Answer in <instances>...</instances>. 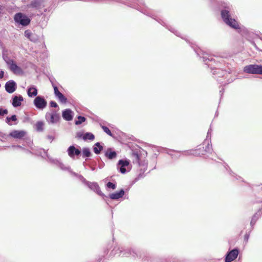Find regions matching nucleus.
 Listing matches in <instances>:
<instances>
[{
  "mask_svg": "<svg viewBox=\"0 0 262 262\" xmlns=\"http://www.w3.org/2000/svg\"><path fill=\"white\" fill-rule=\"evenodd\" d=\"M141 12L143 14L156 20L161 25L167 28L169 31L173 33L174 35L185 40L187 42L190 44L191 48L193 49L197 56L202 59L203 61L205 64L212 70L213 75H216V77H225V75H227L226 71L217 68L215 66L218 67L219 64H221V62L223 61L221 59L227 58L230 56L228 53H224L219 54V55H214L216 58H220V59H215L213 58L212 55L203 51L200 48L191 43L190 41L187 39L186 37L182 36L178 31L172 27L171 26L168 25L164 20L158 16L155 13L150 12L147 10H143Z\"/></svg>",
  "mask_w": 262,
  "mask_h": 262,
  "instance_id": "1",
  "label": "nucleus"
},
{
  "mask_svg": "<svg viewBox=\"0 0 262 262\" xmlns=\"http://www.w3.org/2000/svg\"><path fill=\"white\" fill-rule=\"evenodd\" d=\"M51 161L54 163L58 165L59 166V168L63 170V171H67L72 176L76 177L79 179V180L86 187H88L91 190L95 192L98 195L100 196L103 200L105 202V203L108 205V200L107 196L105 195L100 189V187H99L98 183L95 182H90L86 180L83 176L81 174H79L75 172H74L71 168L70 166H66L63 163H60L57 160H54L52 159H50Z\"/></svg>",
  "mask_w": 262,
  "mask_h": 262,
  "instance_id": "2",
  "label": "nucleus"
},
{
  "mask_svg": "<svg viewBox=\"0 0 262 262\" xmlns=\"http://www.w3.org/2000/svg\"><path fill=\"white\" fill-rule=\"evenodd\" d=\"M218 6L223 21L229 28L239 32V30H241L239 24L237 20L232 17L234 13L232 5L227 1H222L219 2Z\"/></svg>",
  "mask_w": 262,
  "mask_h": 262,
  "instance_id": "3",
  "label": "nucleus"
},
{
  "mask_svg": "<svg viewBox=\"0 0 262 262\" xmlns=\"http://www.w3.org/2000/svg\"><path fill=\"white\" fill-rule=\"evenodd\" d=\"M137 249L133 247L124 248L118 246H115L110 252L108 257L118 255L125 257L131 256L133 258L136 259Z\"/></svg>",
  "mask_w": 262,
  "mask_h": 262,
  "instance_id": "4",
  "label": "nucleus"
},
{
  "mask_svg": "<svg viewBox=\"0 0 262 262\" xmlns=\"http://www.w3.org/2000/svg\"><path fill=\"white\" fill-rule=\"evenodd\" d=\"M160 256L154 255L142 249H137L136 259L143 262H159Z\"/></svg>",
  "mask_w": 262,
  "mask_h": 262,
  "instance_id": "5",
  "label": "nucleus"
},
{
  "mask_svg": "<svg viewBox=\"0 0 262 262\" xmlns=\"http://www.w3.org/2000/svg\"><path fill=\"white\" fill-rule=\"evenodd\" d=\"M139 149H135L132 150V156L135 158V161L138 164L139 167H148V161L147 159L141 160V157L142 156L146 158L147 156V152L146 151L138 147Z\"/></svg>",
  "mask_w": 262,
  "mask_h": 262,
  "instance_id": "6",
  "label": "nucleus"
},
{
  "mask_svg": "<svg viewBox=\"0 0 262 262\" xmlns=\"http://www.w3.org/2000/svg\"><path fill=\"white\" fill-rule=\"evenodd\" d=\"M35 14H31L29 16L22 12H17L14 15L13 19L15 23L23 27H27L30 24L32 17Z\"/></svg>",
  "mask_w": 262,
  "mask_h": 262,
  "instance_id": "7",
  "label": "nucleus"
},
{
  "mask_svg": "<svg viewBox=\"0 0 262 262\" xmlns=\"http://www.w3.org/2000/svg\"><path fill=\"white\" fill-rule=\"evenodd\" d=\"M195 150L196 154H199L198 156L200 157L206 153H211L213 150L211 142L204 141L202 144L198 146Z\"/></svg>",
  "mask_w": 262,
  "mask_h": 262,
  "instance_id": "8",
  "label": "nucleus"
},
{
  "mask_svg": "<svg viewBox=\"0 0 262 262\" xmlns=\"http://www.w3.org/2000/svg\"><path fill=\"white\" fill-rule=\"evenodd\" d=\"M130 161L127 159H120L117 164V170L122 174H125L130 170L129 168Z\"/></svg>",
  "mask_w": 262,
  "mask_h": 262,
  "instance_id": "9",
  "label": "nucleus"
},
{
  "mask_svg": "<svg viewBox=\"0 0 262 262\" xmlns=\"http://www.w3.org/2000/svg\"><path fill=\"white\" fill-rule=\"evenodd\" d=\"M43 0H31L25 6V8L27 12L32 10H38L43 6Z\"/></svg>",
  "mask_w": 262,
  "mask_h": 262,
  "instance_id": "10",
  "label": "nucleus"
},
{
  "mask_svg": "<svg viewBox=\"0 0 262 262\" xmlns=\"http://www.w3.org/2000/svg\"><path fill=\"white\" fill-rule=\"evenodd\" d=\"M45 118L49 124H55L59 121L60 116L59 114L57 113L56 111L52 110L51 112L46 113Z\"/></svg>",
  "mask_w": 262,
  "mask_h": 262,
  "instance_id": "11",
  "label": "nucleus"
},
{
  "mask_svg": "<svg viewBox=\"0 0 262 262\" xmlns=\"http://www.w3.org/2000/svg\"><path fill=\"white\" fill-rule=\"evenodd\" d=\"M244 71L248 74L262 75V65L249 64L244 67Z\"/></svg>",
  "mask_w": 262,
  "mask_h": 262,
  "instance_id": "12",
  "label": "nucleus"
},
{
  "mask_svg": "<svg viewBox=\"0 0 262 262\" xmlns=\"http://www.w3.org/2000/svg\"><path fill=\"white\" fill-rule=\"evenodd\" d=\"M33 104L39 110H43L47 106V101L42 96H37L33 100Z\"/></svg>",
  "mask_w": 262,
  "mask_h": 262,
  "instance_id": "13",
  "label": "nucleus"
},
{
  "mask_svg": "<svg viewBox=\"0 0 262 262\" xmlns=\"http://www.w3.org/2000/svg\"><path fill=\"white\" fill-rule=\"evenodd\" d=\"M68 156L72 159L76 157L79 158L81 155V149L80 146L76 147L74 145H70L67 150Z\"/></svg>",
  "mask_w": 262,
  "mask_h": 262,
  "instance_id": "14",
  "label": "nucleus"
},
{
  "mask_svg": "<svg viewBox=\"0 0 262 262\" xmlns=\"http://www.w3.org/2000/svg\"><path fill=\"white\" fill-rule=\"evenodd\" d=\"M6 63L9 66L10 70L15 74H20L23 73L21 68L19 67L13 59H9L6 60L4 58Z\"/></svg>",
  "mask_w": 262,
  "mask_h": 262,
  "instance_id": "15",
  "label": "nucleus"
},
{
  "mask_svg": "<svg viewBox=\"0 0 262 262\" xmlns=\"http://www.w3.org/2000/svg\"><path fill=\"white\" fill-rule=\"evenodd\" d=\"M239 253V250L237 247L229 250L225 256V262H232L237 257Z\"/></svg>",
  "mask_w": 262,
  "mask_h": 262,
  "instance_id": "16",
  "label": "nucleus"
},
{
  "mask_svg": "<svg viewBox=\"0 0 262 262\" xmlns=\"http://www.w3.org/2000/svg\"><path fill=\"white\" fill-rule=\"evenodd\" d=\"M50 81L51 82L52 86L54 89V92L55 97L62 103H66L68 101L67 97L63 94L60 92L58 87L55 84H54L51 80Z\"/></svg>",
  "mask_w": 262,
  "mask_h": 262,
  "instance_id": "17",
  "label": "nucleus"
},
{
  "mask_svg": "<svg viewBox=\"0 0 262 262\" xmlns=\"http://www.w3.org/2000/svg\"><path fill=\"white\" fill-rule=\"evenodd\" d=\"M26 134V132L24 130H14L10 133L9 136L15 139H20L25 136ZM8 136V135L6 134H3L1 136V137L3 138H5L6 137Z\"/></svg>",
  "mask_w": 262,
  "mask_h": 262,
  "instance_id": "18",
  "label": "nucleus"
},
{
  "mask_svg": "<svg viewBox=\"0 0 262 262\" xmlns=\"http://www.w3.org/2000/svg\"><path fill=\"white\" fill-rule=\"evenodd\" d=\"M76 138L81 139L84 141H93L95 139V135L91 132L83 133L81 132H78L76 133Z\"/></svg>",
  "mask_w": 262,
  "mask_h": 262,
  "instance_id": "19",
  "label": "nucleus"
},
{
  "mask_svg": "<svg viewBox=\"0 0 262 262\" xmlns=\"http://www.w3.org/2000/svg\"><path fill=\"white\" fill-rule=\"evenodd\" d=\"M262 215V207L259 208L258 211L255 213L252 216L250 225V231H252L254 227V226L256 223V222L261 217Z\"/></svg>",
  "mask_w": 262,
  "mask_h": 262,
  "instance_id": "20",
  "label": "nucleus"
},
{
  "mask_svg": "<svg viewBox=\"0 0 262 262\" xmlns=\"http://www.w3.org/2000/svg\"><path fill=\"white\" fill-rule=\"evenodd\" d=\"M5 88L7 92L12 94L16 91L17 84L14 80H10L5 83Z\"/></svg>",
  "mask_w": 262,
  "mask_h": 262,
  "instance_id": "21",
  "label": "nucleus"
},
{
  "mask_svg": "<svg viewBox=\"0 0 262 262\" xmlns=\"http://www.w3.org/2000/svg\"><path fill=\"white\" fill-rule=\"evenodd\" d=\"M223 166L225 169V170L227 171V172L228 173V174L232 177L234 178L236 180H241V181L243 182H244L245 183H246L248 186H250V184L245 182L244 181V180L240 176H237L236 174H235L234 172H233L232 171V170L230 169V167L229 166V165L226 163L225 162H224L223 163Z\"/></svg>",
  "mask_w": 262,
  "mask_h": 262,
  "instance_id": "22",
  "label": "nucleus"
},
{
  "mask_svg": "<svg viewBox=\"0 0 262 262\" xmlns=\"http://www.w3.org/2000/svg\"><path fill=\"white\" fill-rule=\"evenodd\" d=\"M74 113L70 108H66L62 111V118L67 121H72L74 117Z\"/></svg>",
  "mask_w": 262,
  "mask_h": 262,
  "instance_id": "23",
  "label": "nucleus"
},
{
  "mask_svg": "<svg viewBox=\"0 0 262 262\" xmlns=\"http://www.w3.org/2000/svg\"><path fill=\"white\" fill-rule=\"evenodd\" d=\"M38 155H39L43 159H46L47 158V160L48 162H49L50 163H51V164H53L54 165H56L57 167H59V166L55 163H54L53 162H52L50 159H52V160H57L60 163H62L60 161V159H54L53 158H52L51 157H50L48 152H47V150H46L45 149H43V148H41L40 149V151H39V154Z\"/></svg>",
  "mask_w": 262,
  "mask_h": 262,
  "instance_id": "24",
  "label": "nucleus"
},
{
  "mask_svg": "<svg viewBox=\"0 0 262 262\" xmlns=\"http://www.w3.org/2000/svg\"><path fill=\"white\" fill-rule=\"evenodd\" d=\"M259 33L260 32H258L257 33H254L247 29H244L243 30V35L245 36L247 40L250 42V40H253V39L254 38H257L258 36Z\"/></svg>",
  "mask_w": 262,
  "mask_h": 262,
  "instance_id": "25",
  "label": "nucleus"
},
{
  "mask_svg": "<svg viewBox=\"0 0 262 262\" xmlns=\"http://www.w3.org/2000/svg\"><path fill=\"white\" fill-rule=\"evenodd\" d=\"M125 194V190L124 189L121 188L119 191L110 193L108 195V199L110 198L113 200H117L122 198Z\"/></svg>",
  "mask_w": 262,
  "mask_h": 262,
  "instance_id": "26",
  "label": "nucleus"
},
{
  "mask_svg": "<svg viewBox=\"0 0 262 262\" xmlns=\"http://www.w3.org/2000/svg\"><path fill=\"white\" fill-rule=\"evenodd\" d=\"M104 156L108 160H113L117 158V153L112 147H108L104 151Z\"/></svg>",
  "mask_w": 262,
  "mask_h": 262,
  "instance_id": "27",
  "label": "nucleus"
},
{
  "mask_svg": "<svg viewBox=\"0 0 262 262\" xmlns=\"http://www.w3.org/2000/svg\"><path fill=\"white\" fill-rule=\"evenodd\" d=\"M104 144L102 142H97L92 146V150L97 155H100L104 149Z\"/></svg>",
  "mask_w": 262,
  "mask_h": 262,
  "instance_id": "28",
  "label": "nucleus"
},
{
  "mask_svg": "<svg viewBox=\"0 0 262 262\" xmlns=\"http://www.w3.org/2000/svg\"><path fill=\"white\" fill-rule=\"evenodd\" d=\"M12 105L14 107H18L21 105V102L24 101V98L20 95H15L12 97Z\"/></svg>",
  "mask_w": 262,
  "mask_h": 262,
  "instance_id": "29",
  "label": "nucleus"
},
{
  "mask_svg": "<svg viewBox=\"0 0 262 262\" xmlns=\"http://www.w3.org/2000/svg\"><path fill=\"white\" fill-rule=\"evenodd\" d=\"M25 36L33 42H37L38 41V36L35 34L32 33L31 30H27L24 32Z\"/></svg>",
  "mask_w": 262,
  "mask_h": 262,
  "instance_id": "30",
  "label": "nucleus"
},
{
  "mask_svg": "<svg viewBox=\"0 0 262 262\" xmlns=\"http://www.w3.org/2000/svg\"><path fill=\"white\" fill-rule=\"evenodd\" d=\"M140 169H139V173L137 174V177L134 179V180L132 182V185L134 184L139 180L144 178L146 176V174H145V172L147 170V167H140Z\"/></svg>",
  "mask_w": 262,
  "mask_h": 262,
  "instance_id": "31",
  "label": "nucleus"
},
{
  "mask_svg": "<svg viewBox=\"0 0 262 262\" xmlns=\"http://www.w3.org/2000/svg\"><path fill=\"white\" fill-rule=\"evenodd\" d=\"M27 92L29 97H36L37 96L38 90L35 85H31L27 88Z\"/></svg>",
  "mask_w": 262,
  "mask_h": 262,
  "instance_id": "32",
  "label": "nucleus"
},
{
  "mask_svg": "<svg viewBox=\"0 0 262 262\" xmlns=\"http://www.w3.org/2000/svg\"><path fill=\"white\" fill-rule=\"evenodd\" d=\"M81 154L83 158H90L92 156V154L89 147H83L81 149Z\"/></svg>",
  "mask_w": 262,
  "mask_h": 262,
  "instance_id": "33",
  "label": "nucleus"
},
{
  "mask_svg": "<svg viewBox=\"0 0 262 262\" xmlns=\"http://www.w3.org/2000/svg\"><path fill=\"white\" fill-rule=\"evenodd\" d=\"M44 123L42 121H37L35 125V128L38 132H42L43 130Z\"/></svg>",
  "mask_w": 262,
  "mask_h": 262,
  "instance_id": "34",
  "label": "nucleus"
},
{
  "mask_svg": "<svg viewBox=\"0 0 262 262\" xmlns=\"http://www.w3.org/2000/svg\"><path fill=\"white\" fill-rule=\"evenodd\" d=\"M182 152V155L184 156H188L193 155L194 156H198L199 154H196L195 149L181 151L180 153Z\"/></svg>",
  "mask_w": 262,
  "mask_h": 262,
  "instance_id": "35",
  "label": "nucleus"
},
{
  "mask_svg": "<svg viewBox=\"0 0 262 262\" xmlns=\"http://www.w3.org/2000/svg\"><path fill=\"white\" fill-rule=\"evenodd\" d=\"M17 116L16 115H12L10 117H7L6 118V122L9 125H12V124L11 123V121H16L17 120Z\"/></svg>",
  "mask_w": 262,
  "mask_h": 262,
  "instance_id": "36",
  "label": "nucleus"
},
{
  "mask_svg": "<svg viewBox=\"0 0 262 262\" xmlns=\"http://www.w3.org/2000/svg\"><path fill=\"white\" fill-rule=\"evenodd\" d=\"M77 120H75V124L76 125H80L86 121L85 117L79 115L77 117Z\"/></svg>",
  "mask_w": 262,
  "mask_h": 262,
  "instance_id": "37",
  "label": "nucleus"
},
{
  "mask_svg": "<svg viewBox=\"0 0 262 262\" xmlns=\"http://www.w3.org/2000/svg\"><path fill=\"white\" fill-rule=\"evenodd\" d=\"M83 165L84 166H85V165H88L90 167V168L92 171H94L96 170V166L97 165V162L96 161H92L91 163H90L89 164H86V163L85 162H83Z\"/></svg>",
  "mask_w": 262,
  "mask_h": 262,
  "instance_id": "38",
  "label": "nucleus"
},
{
  "mask_svg": "<svg viewBox=\"0 0 262 262\" xmlns=\"http://www.w3.org/2000/svg\"><path fill=\"white\" fill-rule=\"evenodd\" d=\"M100 125L104 133H105L107 135L111 137H114L113 134L112 133L111 130L109 129L108 127L103 125L101 124H100Z\"/></svg>",
  "mask_w": 262,
  "mask_h": 262,
  "instance_id": "39",
  "label": "nucleus"
},
{
  "mask_svg": "<svg viewBox=\"0 0 262 262\" xmlns=\"http://www.w3.org/2000/svg\"><path fill=\"white\" fill-rule=\"evenodd\" d=\"M105 187L107 189H111L115 190L117 187L116 183H114L111 182H108L106 184Z\"/></svg>",
  "mask_w": 262,
  "mask_h": 262,
  "instance_id": "40",
  "label": "nucleus"
},
{
  "mask_svg": "<svg viewBox=\"0 0 262 262\" xmlns=\"http://www.w3.org/2000/svg\"><path fill=\"white\" fill-rule=\"evenodd\" d=\"M165 152L166 154H167L168 155H169V156H170L171 157V158H173L174 155H173L172 154H171V152L172 151V152H176L177 153H180V152H181V151H180V150H176L174 149H168V148H165Z\"/></svg>",
  "mask_w": 262,
  "mask_h": 262,
  "instance_id": "41",
  "label": "nucleus"
},
{
  "mask_svg": "<svg viewBox=\"0 0 262 262\" xmlns=\"http://www.w3.org/2000/svg\"><path fill=\"white\" fill-rule=\"evenodd\" d=\"M96 160L99 163V165H98V168L99 169H102L103 168L104 166H105V163L102 160L101 158L100 157H98L97 158H96Z\"/></svg>",
  "mask_w": 262,
  "mask_h": 262,
  "instance_id": "42",
  "label": "nucleus"
},
{
  "mask_svg": "<svg viewBox=\"0 0 262 262\" xmlns=\"http://www.w3.org/2000/svg\"><path fill=\"white\" fill-rule=\"evenodd\" d=\"M212 132V129L211 128V127H210L207 132L206 138L204 140V141H206V142H211V138Z\"/></svg>",
  "mask_w": 262,
  "mask_h": 262,
  "instance_id": "43",
  "label": "nucleus"
},
{
  "mask_svg": "<svg viewBox=\"0 0 262 262\" xmlns=\"http://www.w3.org/2000/svg\"><path fill=\"white\" fill-rule=\"evenodd\" d=\"M158 155L157 154H154L151 157V159L153 161V162L155 163V165L154 167V168L151 170H153L156 168V164H157V159L158 157Z\"/></svg>",
  "mask_w": 262,
  "mask_h": 262,
  "instance_id": "44",
  "label": "nucleus"
},
{
  "mask_svg": "<svg viewBox=\"0 0 262 262\" xmlns=\"http://www.w3.org/2000/svg\"><path fill=\"white\" fill-rule=\"evenodd\" d=\"M112 248V243L108 244L107 245L106 248L104 250V254L106 255H107L108 254L109 251Z\"/></svg>",
  "mask_w": 262,
  "mask_h": 262,
  "instance_id": "45",
  "label": "nucleus"
},
{
  "mask_svg": "<svg viewBox=\"0 0 262 262\" xmlns=\"http://www.w3.org/2000/svg\"><path fill=\"white\" fill-rule=\"evenodd\" d=\"M168 262H182V260L179 259L176 257H172L168 258Z\"/></svg>",
  "mask_w": 262,
  "mask_h": 262,
  "instance_id": "46",
  "label": "nucleus"
},
{
  "mask_svg": "<svg viewBox=\"0 0 262 262\" xmlns=\"http://www.w3.org/2000/svg\"><path fill=\"white\" fill-rule=\"evenodd\" d=\"M50 107L58 108L59 109L58 105L55 101H51L49 103Z\"/></svg>",
  "mask_w": 262,
  "mask_h": 262,
  "instance_id": "47",
  "label": "nucleus"
},
{
  "mask_svg": "<svg viewBox=\"0 0 262 262\" xmlns=\"http://www.w3.org/2000/svg\"><path fill=\"white\" fill-rule=\"evenodd\" d=\"M8 113L7 109H3L0 107V116H3L5 115H7Z\"/></svg>",
  "mask_w": 262,
  "mask_h": 262,
  "instance_id": "48",
  "label": "nucleus"
},
{
  "mask_svg": "<svg viewBox=\"0 0 262 262\" xmlns=\"http://www.w3.org/2000/svg\"><path fill=\"white\" fill-rule=\"evenodd\" d=\"M251 231L250 230L248 232H246V233L244 235V241L246 242H247L248 241Z\"/></svg>",
  "mask_w": 262,
  "mask_h": 262,
  "instance_id": "49",
  "label": "nucleus"
},
{
  "mask_svg": "<svg viewBox=\"0 0 262 262\" xmlns=\"http://www.w3.org/2000/svg\"><path fill=\"white\" fill-rule=\"evenodd\" d=\"M251 45H252L255 48V49L257 51H260L261 49H260L256 45V44L255 43V42L253 41V40H250V42Z\"/></svg>",
  "mask_w": 262,
  "mask_h": 262,
  "instance_id": "50",
  "label": "nucleus"
},
{
  "mask_svg": "<svg viewBox=\"0 0 262 262\" xmlns=\"http://www.w3.org/2000/svg\"><path fill=\"white\" fill-rule=\"evenodd\" d=\"M159 262H168V258L160 256Z\"/></svg>",
  "mask_w": 262,
  "mask_h": 262,
  "instance_id": "51",
  "label": "nucleus"
},
{
  "mask_svg": "<svg viewBox=\"0 0 262 262\" xmlns=\"http://www.w3.org/2000/svg\"><path fill=\"white\" fill-rule=\"evenodd\" d=\"M182 262H195V261L188 259V258H184L182 260Z\"/></svg>",
  "mask_w": 262,
  "mask_h": 262,
  "instance_id": "52",
  "label": "nucleus"
},
{
  "mask_svg": "<svg viewBox=\"0 0 262 262\" xmlns=\"http://www.w3.org/2000/svg\"><path fill=\"white\" fill-rule=\"evenodd\" d=\"M47 139L51 140V142L54 140L55 138L52 135H48L47 137Z\"/></svg>",
  "mask_w": 262,
  "mask_h": 262,
  "instance_id": "53",
  "label": "nucleus"
},
{
  "mask_svg": "<svg viewBox=\"0 0 262 262\" xmlns=\"http://www.w3.org/2000/svg\"><path fill=\"white\" fill-rule=\"evenodd\" d=\"M3 10V6L0 5V20H1L2 15L3 14V13L2 12Z\"/></svg>",
  "mask_w": 262,
  "mask_h": 262,
  "instance_id": "54",
  "label": "nucleus"
},
{
  "mask_svg": "<svg viewBox=\"0 0 262 262\" xmlns=\"http://www.w3.org/2000/svg\"><path fill=\"white\" fill-rule=\"evenodd\" d=\"M4 71L3 70H0V79H2L4 76Z\"/></svg>",
  "mask_w": 262,
  "mask_h": 262,
  "instance_id": "55",
  "label": "nucleus"
},
{
  "mask_svg": "<svg viewBox=\"0 0 262 262\" xmlns=\"http://www.w3.org/2000/svg\"><path fill=\"white\" fill-rule=\"evenodd\" d=\"M224 92V88H222V89L220 91V95H221V98L222 97Z\"/></svg>",
  "mask_w": 262,
  "mask_h": 262,
  "instance_id": "56",
  "label": "nucleus"
},
{
  "mask_svg": "<svg viewBox=\"0 0 262 262\" xmlns=\"http://www.w3.org/2000/svg\"><path fill=\"white\" fill-rule=\"evenodd\" d=\"M12 147H17V148H21L23 149H24V148H23L21 146L19 145H12Z\"/></svg>",
  "mask_w": 262,
  "mask_h": 262,
  "instance_id": "57",
  "label": "nucleus"
},
{
  "mask_svg": "<svg viewBox=\"0 0 262 262\" xmlns=\"http://www.w3.org/2000/svg\"><path fill=\"white\" fill-rule=\"evenodd\" d=\"M48 11H49V9L48 8H46V9H44V12H47Z\"/></svg>",
  "mask_w": 262,
  "mask_h": 262,
  "instance_id": "58",
  "label": "nucleus"
},
{
  "mask_svg": "<svg viewBox=\"0 0 262 262\" xmlns=\"http://www.w3.org/2000/svg\"><path fill=\"white\" fill-rule=\"evenodd\" d=\"M180 157V155H176V156H174V157H176V158H179V157Z\"/></svg>",
  "mask_w": 262,
  "mask_h": 262,
  "instance_id": "59",
  "label": "nucleus"
},
{
  "mask_svg": "<svg viewBox=\"0 0 262 262\" xmlns=\"http://www.w3.org/2000/svg\"><path fill=\"white\" fill-rule=\"evenodd\" d=\"M257 38H259L261 40H262V37H261V36H260L259 35H258V36Z\"/></svg>",
  "mask_w": 262,
  "mask_h": 262,
  "instance_id": "60",
  "label": "nucleus"
},
{
  "mask_svg": "<svg viewBox=\"0 0 262 262\" xmlns=\"http://www.w3.org/2000/svg\"><path fill=\"white\" fill-rule=\"evenodd\" d=\"M217 115H218V113H217V112H216L215 113V116H217Z\"/></svg>",
  "mask_w": 262,
  "mask_h": 262,
  "instance_id": "61",
  "label": "nucleus"
},
{
  "mask_svg": "<svg viewBox=\"0 0 262 262\" xmlns=\"http://www.w3.org/2000/svg\"><path fill=\"white\" fill-rule=\"evenodd\" d=\"M129 188H128L127 189H126V191H128L129 190Z\"/></svg>",
  "mask_w": 262,
  "mask_h": 262,
  "instance_id": "62",
  "label": "nucleus"
},
{
  "mask_svg": "<svg viewBox=\"0 0 262 262\" xmlns=\"http://www.w3.org/2000/svg\"><path fill=\"white\" fill-rule=\"evenodd\" d=\"M99 260V262H100L101 261V259L100 258Z\"/></svg>",
  "mask_w": 262,
  "mask_h": 262,
  "instance_id": "63",
  "label": "nucleus"
},
{
  "mask_svg": "<svg viewBox=\"0 0 262 262\" xmlns=\"http://www.w3.org/2000/svg\"><path fill=\"white\" fill-rule=\"evenodd\" d=\"M150 171H151V170H149V171L147 172V173H150Z\"/></svg>",
  "mask_w": 262,
  "mask_h": 262,
  "instance_id": "64",
  "label": "nucleus"
}]
</instances>
